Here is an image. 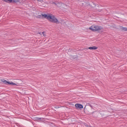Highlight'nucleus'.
<instances>
[{"mask_svg":"<svg viewBox=\"0 0 127 127\" xmlns=\"http://www.w3.org/2000/svg\"><path fill=\"white\" fill-rule=\"evenodd\" d=\"M42 18H45L47 19L53 23L56 24H59V23L58 20L54 16H52L49 15H47L45 14H42Z\"/></svg>","mask_w":127,"mask_h":127,"instance_id":"f257e3e1","label":"nucleus"},{"mask_svg":"<svg viewBox=\"0 0 127 127\" xmlns=\"http://www.w3.org/2000/svg\"><path fill=\"white\" fill-rule=\"evenodd\" d=\"M103 28L101 26H95L93 25L89 28V29L93 31H98L100 33L103 32L102 30Z\"/></svg>","mask_w":127,"mask_h":127,"instance_id":"f03ea898","label":"nucleus"},{"mask_svg":"<svg viewBox=\"0 0 127 127\" xmlns=\"http://www.w3.org/2000/svg\"><path fill=\"white\" fill-rule=\"evenodd\" d=\"M75 106L76 109L78 108H83V106L82 105L79 103L75 104Z\"/></svg>","mask_w":127,"mask_h":127,"instance_id":"7ed1b4c3","label":"nucleus"},{"mask_svg":"<svg viewBox=\"0 0 127 127\" xmlns=\"http://www.w3.org/2000/svg\"><path fill=\"white\" fill-rule=\"evenodd\" d=\"M88 106H90L91 107V109H92L93 108V107L89 103H87L86 105L85 106L84 108V109H87V108H88Z\"/></svg>","mask_w":127,"mask_h":127,"instance_id":"20e7f679","label":"nucleus"},{"mask_svg":"<svg viewBox=\"0 0 127 127\" xmlns=\"http://www.w3.org/2000/svg\"><path fill=\"white\" fill-rule=\"evenodd\" d=\"M120 29L122 31H127V28L124 27L122 26H120Z\"/></svg>","mask_w":127,"mask_h":127,"instance_id":"39448f33","label":"nucleus"},{"mask_svg":"<svg viewBox=\"0 0 127 127\" xmlns=\"http://www.w3.org/2000/svg\"><path fill=\"white\" fill-rule=\"evenodd\" d=\"M53 4H55L57 6H58L59 7H61V6L62 5V4H63L61 3H59V2H57V3H56L55 2H53Z\"/></svg>","mask_w":127,"mask_h":127,"instance_id":"423d86ee","label":"nucleus"},{"mask_svg":"<svg viewBox=\"0 0 127 127\" xmlns=\"http://www.w3.org/2000/svg\"><path fill=\"white\" fill-rule=\"evenodd\" d=\"M1 81L2 82L4 83L3 84L6 85H8V82L5 80L3 79H1Z\"/></svg>","mask_w":127,"mask_h":127,"instance_id":"0eeeda50","label":"nucleus"},{"mask_svg":"<svg viewBox=\"0 0 127 127\" xmlns=\"http://www.w3.org/2000/svg\"><path fill=\"white\" fill-rule=\"evenodd\" d=\"M77 57V56L76 55L73 56L71 55L69 56V58L71 60L75 59H76Z\"/></svg>","mask_w":127,"mask_h":127,"instance_id":"6e6552de","label":"nucleus"},{"mask_svg":"<svg viewBox=\"0 0 127 127\" xmlns=\"http://www.w3.org/2000/svg\"><path fill=\"white\" fill-rule=\"evenodd\" d=\"M97 47L95 46L93 47H89L88 48V49H96L97 48Z\"/></svg>","mask_w":127,"mask_h":127,"instance_id":"1a4fd4ad","label":"nucleus"},{"mask_svg":"<svg viewBox=\"0 0 127 127\" xmlns=\"http://www.w3.org/2000/svg\"><path fill=\"white\" fill-rule=\"evenodd\" d=\"M3 0L6 2L11 3L12 2L13 0Z\"/></svg>","mask_w":127,"mask_h":127,"instance_id":"9d476101","label":"nucleus"},{"mask_svg":"<svg viewBox=\"0 0 127 127\" xmlns=\"http://www.w3.org/2000/svg\"><path fill=\"white\" fill-rule=\"evenodd\" d=\"M8 85H16V84L15 83H14L12 82H8Z\"/></svg>","mask_w":127,"mask_h":127,"instance_id":"9b49d317","label":"nucleus"},{"mask_svg":"<svg viewBox=\"0 0 127 127\" xmlns=\"http://www.w3.org/2000/svg\"><path fill=\"white\" fill-rule=\"evenodd\" d=\"M36 18H42V14L38 15L37 16H36Z\"/></svg>","mask_w":127,"mask_h":127,"instance_id":"f8f14e48","label":"nucleus"},{"mask_svg":"<svg viewBox=\"0 0 127 127\" xmlns=\"http://www.w3.org/2000/svg\"><path fill=\"white\" fill-rule=\"evenodd\" d=\"M45 32H42V34H43V36H46V35L45 34Z\"/></svg>","mask_w":127,"mask_h":127,"instance_id":"ddd939ff","label":"nucleus"},{"mask_svg":"<svg viewBox=\"0 0 127 127\" xmlns=\"http://www.w3.org/2000/svg\"><path fill=\"white\" fill-rule=\"evenodd\" d=\"M97 9V11H98L99 12H100L101 11V9Z\"/></svg>","mask_w":127,"mask_h":127,"instance_id":"4468645a","label":"nucleus"},{"mask_svg":"<svg viewBox=\"0 0 127 127\" xmlns=\"http://www.w3.org/2000/svg\"><path fill=\"white\" fill-rule=\"evenodd\" d=\"M12 1H13L14 2H16V0H13Z\"/></svg>","mask_w":127,"mask_h":127,"instance_id":"2eb2a0df","label":"nucleus"},{"mask_svg":"<svg viewBox=\"0 0 127 127\" xmlns=\"http://www.w3.org/2000/svg\"><path fill=\"white\" fill-rule=\"evenodd\" d=\"M85 126H86L87 127H89V125H85Z\"/></svg>","mask_w":127,"mask_h":127,"instance_id":"dca6fc26","label":"nucleus"},{"mask_svg":"<svg viewBox=\"0 0 127 127\" xmlns=\"http://www.w3.org/2000/svg\"><path fill=\"white\" fill-rule=\"evenodd\" d=\"M39 33L41 35H42V33H41V32H39Z\"/></svg>","mask_w":127,"mask_h":127,"instance_id":"f3484780","label":"nucleus"},{"mask_svg":"<svg viewBox=\"0 0 127 127\" xmlns=\"http://www.w3.org/2000/svg\"><path fill=\"white\" fill-rule=\"evenodd\" d=\"M41 118H39V120H41Z\"/></svg>","mask_w":127,"mask_h":127,"instance_id":"a211bd4d","label":"nucleus"},{"mask_svg":"<svg viewBox=\"0 0 127 127\" xmlns=\"http://www.w3.org/2000/svg\"><path fill=\"white\" fill-rule=\"evenodd\" d=\"M89 127H92V126H89Z\"/></svg>","mask_w":127,"mask_h":127,"instance_id":"6ab92c4d","label":"nucleus"}]
</instances>
